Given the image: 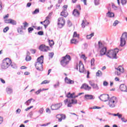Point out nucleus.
Returning <instances> with one entry per match:
<instances>
[{
  "label": "nucleus",
  "mask_w": 127,
  "mask_h": 127,
  "mask_svg": "<svg viewBox=\"0 0 127 127\" xmlns=\"http://www.w3.org/2000/svg\"><path fill=\"white\" fill-rule=\"evenodd\" d=\"M70 42L72 44H77V43H78V41L75 39H72L70 41Z\"/></svg>",
  "instance_id": "nucleus-29"
},
{
  "label": "nucleus",
  "mask_w": 127,
  "mask_h": 127,
  "mask_svg": "<svg viewBox=\"0 0 127 127\" xmlns=\"http://www.w3.org/2000/svg\"><path fill=\"white\" fill-rule=\"evenodd\" d=\"M71 104H74L75 105L78 104V100L75 99H71Z\"/></svg>",
  "instance_id": "nucleus-33"
},
{
  "label": "nucleus",
  "mask_w": 127,
  "mask_h": 127,
  "mask_svg": "<svg viewBox=\"0 0 127 127\" xmlns=\"http://www.w3.org/2000/svg\"><path fill=\"white\" fill-rule=\"evenodd\" d=\"M23 26H20V27H18L17 29V32L18 33H19L20 34H23L24 32H23Z\"/></svg>",
  "instance_id": "nucleus-18"
},
{
  "label": "nucleus",
  "mask_w": 127,
  "mask_h": 127,
  "mask_svg": "<svg viewBox=\"0 0 127 127\" xmlns=\"http://www.w3.org/2000/svg\"><path fill=\"white\" fill-rule=\"evenodd\" d=\"M11 19H8L7 20H5L4 21L5 22V23H10V21L11 20Z\"/></svg>",
  "instance_id": "nucleus-64"
},
{
  "label": "nucleus",
  "mask_w": 127,
  "mask_h": 127,
  "mask_svg": "<svg viewBox=\"0 0 127 127\" xmlns=\"http://www.w3.org/2000/svg\"><path fill=\"white\" fill-rule=\"evenodd\" d=\"M32 101H33V102H35V100H34L33 98H31L28 100L26 102H25V105H26L27 106H29Z\"/></svg>",
  "instance_id": "nucleus-25"
},
{
  "label": "nucleus",
  "mask_w": 127,
  "mask_h": 127,
  "mask_svg": "<svg viewBox=\"0 0 127 127\" xmlns=\"http://www.w3.org/2000/svg\"><path fill=\"white\" fill-rule=\"evenodd\" d=\"M121 3L123 5L127 4V0H121Z\"/></svg>",
  "instance_id": "nucleus-45"
},
{
  "label": "nucleus",
  "mask_w": 127,
  "mask_h": 127,
  "mask_svg": "<svg viewBox=\"0 0 127 127\" xmlns=\"http://www.w3.org/2000/svg\"><path fill=\"white\" fill-rule=\"evenodd\" d=\"M11 64V60L9 58H6L3 60L1 67L2 69H7Z\"/></svg>",
  "instance_id": "nucleus-4"
},
{
  "label": "nucleus",
  "mask_w": 127,
  "mask_h": 127,
  "mask_svg": "<svg viewBox=\"0 0 127 127\" xmlns=\"http://www.w3.org/2000/svg\"><path fill=\"white\" fill-rule=\"evenodd\" d=\"M44 33L42 31H40L38 32V35H43Z\"/></svg>",
  "instance_id": "nucleus-60"
},
{
  "label": "nucleus",
  "mask_w": 127,
  "mask_h": 127,
  "mask_svg": "<svg viewBox=\"0 0 127 127\" xmlns=\"http://www.w3.org/2000/svg\"><path fill=\"white\" fill-rule=\"evenodd\" d=\"M44 59V56L42 55L39 57L37 60V62L35 64V66L37 70L38 71H42L43 68V60Z\"/></svg>",
  "instance_id": "nucleus-1"
},
{
  "label": "nucleus",
  "mask_w": 127,
  "mask_h": 127,
  "mask_svg": "<svg viewBox=\"0 0 127 127\" xmlns=\"http://www.w3.org/2000/svg\"><path fill=\"white\" fill-rule=\"evenodd\" d=\"M120 89L122 92H126L127 91V87L125 84H122L120 86Z\"/></svg>",
  "instance_id": "nucleus-14"
},
{
  "label": "nucleus",
  "mask_w": 127,
  "mask_h": 127,
  "mask_svg": "<svg viewBox=\"0 0 127 127\" xmlns=\"http://www.w3.org/2000/svg\"><path fill=\"white\" fill-rule=\"evenodd\" d=\"M120 50L118 48H116L114 50H110L107 51L106 56L110 59H117V55L119 53Z\"/></svg>",
  "instance_id": "nucleus-2"
},
{
  "label": "nucleus",
  "mask_w": 127,
  "mask_h": 127,
  "mask_svg": "<svg viewBox=\"0 0 127 127\" xmlns=\"http://www.w3.org/2000/svg\"><path fill=\"white\" fill-rule=\"evenodd\" d=\"M61 107H62V103H60L52 105V106H51V108L52 111H56L57 110H59V109H60Z\"/></svg>",
  "instance_id": "nucleus-7"
},
{
  "label": "nucleus",
  "mask_w": 127,
  "mask_h": 127,
  "mask_svg": "<svg viewBox=\"0 0 127 127\" xmlns=\"http://www.w3.org/2000/svg\"><path fill=\"white\" fill-rule=\"evenodd\" d=\"M73 36V37H79V35L77 34V32H74Z\"/></svg>",
  "instance_id": "nucleus-56"
},
{
  "label": "nucleus",
  "mask_w": 127,
  "mask_h": 127,
  "mask_svg": "<svg viewBox=\"0 0 127 127\" xmlns=\"http://www.w3.org/2000/svg\"><path fill=\"white\" fill-rule=\"evenodd\" d=\"M119 23H120V22L118 20H116V21H115L113 25V26H117V25H118V24H119Z\"/></svg>",
  "instance_id": "nucleus-41"
},
{
  "label": "nucleus",
  "mask_w": 127,
  "mask_h": 127,
  "mask_svg": "<svg viewBox=\"0 0 127 127\" xmlns=\"http://www.w3.org/2000/svg\"><path fill=\"white\" fill-rule=\"evenodd\" d=\"M122 73H123L121 72V71H119V70L115 71V74H116V75H117V76H120Z\"/></svg>",
  "instance_id": "nucleus-46"
},
{
  "label": "nucleus",
  "mask_w": 127,
  "mask_h": 127,
  "mask_svg": "<svg viewBox=\"0 0 127 127\" xmlns=\"http://www.w3.org/2000/svg\"><path fill=\"white\" fill-rule=\"evenodd\" d=\"M106 16L108 17H114V16H115V14L109 11L106 13Z\"/></svg>",
  "instance_id": "nucleus-24"
},
{
  "label": "nucleus",
  "mask_w": 127,
  "mask_h": 127,
  "mask_svg": "<svg viewBox=\"0 0 127 127\" xmlns=\"http://www.w3.org/2000/svg\"><path fill=\"white\" fill-rule=\"evenodd\" d=\"M61 15L62 16H64V17H66L68 16V12H67V11H64V10H63V11L61 13Z\"/></svg>",
  "instance_id": "nucleus-22"
},
{
  "label": "nucleus",
  "mask_w": 127,
  "mask_h": 127,
  "mask_svg": "<svg viewBox=\"0 0 127 127\" xmlns=\"http://www.w3.org/2000/svg\"><path fill=\"white\" fill-rule=\"evenodd\" d=\"M10 66H11L12 68H13V69H16V68H17V66L15 64H11Z\"/></svg>",
  "instance_id": "nucleus-37"
},
{
  "label": "nucleus",
  "mask_w": 127,
  "mask_h": 127,
  "mask_svg": "<svg viewBox=\"0 0 127 127\" xmlns=\"http://www.w3.org/2000/svg\"><path fill=\"white\" fill-rule=\"evenodd\" d=\"M33 116V114H32V112H31L28 115V117H29L30 119H32V116Z\"/></svg>",
  "instance_id": "nucleus-48"
},
{
  "label": "nucleus",
  "mask_w": 127,
  "mask_h": 127,
  "mask_svg": "<svg viewBox=\"0 0 127 127\" xmlns=\"http://www.w3.org/2000/svg\"><path fill=\"white\" fill-rule=\"evenodd\" d=\"M61 117V118L62 119V120H65V119H66V116L64 114H61V115H57V117Z\"/></svg>",
  "instance_id": "nucleus-26"
},
{
  "label": "nucleus",
  "mask_w": 127,
  "mask_h": 127,
  "mask_svg": "<svg viewBox=\"0 0 127 127\" xmlns=\"http://www.w3.org/2000/svg\"><path fill=\"white\" fill-rule=\"evenodd\" d=\"M89 84L90 85V86H92L95 84V83H94V81H89Z\"/></svg>",
  "instance_id": "nucleus-61"
},
{
  "label": "nucleus",
  "mask_w": 127,
  "mask_h": 127,
  "mask_svg": "<svg viewBox=\"0 0 127 127\" xmlns=\"http://www.w3.org/2000/svg\"><path fill=\"white\" fill-rule=\"evenodd\" d=\"M108 85H109V83L108 82H107L106 81L103 82V86L106 87V86H108Z\"/></svg>",
  "instance_id": "nucleus-57"
},
{
  "label": "nucleus",
  "mask_w": 127,
  "mask_h": 127,
  "mask_svg": "<svg viewBox=\"0 0 127 127\" xmlns=\"http://www.w3.org/2000/svg\"><path fill=\"white\" fill-rule=\"evenodd\" d=\"M67 98L69 99H73V97L70 92H68L66 95Z\"/></svg>",
  "instance_id": "nucleus-31"
},
{
  "label": "nucleus",
  "mask_w": 127,
  "mask_h": 127,
  "mask_svg": "<svg viewBox=\"0 0 127 127\" xmlns=\"http://www.w3.org/2000/svg\"><path fill=\"white\" fill-rule=\"evenodd\" d=\"M115 69L121 73H124V72H125V69L122 66H119L118 67L115 68Z\"/></svg>",
  "instance_id": "nucleus-20"
},
{
  "label": "nucleus",
  "mask_w": 127,
  "mask_h": 127,
  "mask_svg": "<svg viewBox=\"0 0 127 127\" xmlns=\"http://www.w3.org/2000/svg\"><path fill=\"white\" fill-rule=\"evenodd\" d=\"M94 3L95 5L100 4V0H94Z\"/></svg>",
  "instance_id": "nucleus-43"
},
{
  "label": "nucleus",
  "mask_w": 127,
  "mask_h": 127,
  "mask_svg": "<svg viewBox=\"0 0 127 127\" xmlns=\"http://www.w3.org/2000/svg\"><path fill=\"white\" fill-rule=\"evenodd\" d=\"M6 92L8 94V95H10L11 94H12V92H13V90L11 88L7 87L6 88Z\"/></svg>",
  "instance_id": "nucleus-23"
},
{
  "label": "nucleus",
  "mask_w": 127,
  "mask_h": 127,
  "mask_svg": "<svg viewBox=\"0 0 127 127\" xmlns=\"http://www.w3.org/2000/svg\"><path fill=\"white\" fill-rule=\"evenodd\" d=\"M48 81L47 80H45L44 81H43L41 83V85H43V84H48Z\"/></svg>",
  "instance_id": "nucleus-62"
},
{
  "label": "nucleus",
  "mask_w": 127,
  "mask_h": 127,
  "mask_svg": "<svg viewBox=\"0 0 127 127\" xmlns=\"http://www.w3.org/2000/svg\"><path fill=\"white\" fill-rule=\"evenodd\" d=\"M98 47L99 48H104V45H103V43L101 41L98 42Z\"/></svg>",
  "instance_id": "nucleus-34"
},
{
  "label": "nucleus",
  "mask_w": 127,
  "mask_h": 127,
  "mask_svg": "<svg viewBox=\"0 0 127 127\" xmlns=\"http://www.w3.org/2000/svg\"><path fill=\"white\" fill-rule=\"evenodd\" d=\"M91 66H94L95 65V59H92L91 60Z\"/></svg>",
  "instance_id": "nucleus-42"
},
{
  "label": "nucleus",
  "mask_w": 127,
  "mask_h": 127,
  "mask_svg": "<svg viewBox=\"0 0 127 127\" xmlns=\"http://www.w3.org/2000/svg\"><path fill=\"white\" fill-rule=\"evenodd\" d=\"M93 36H94V33H92L91 34H90L89 35H87L86 36V38H87V39H91V38H92V37H93Z\"/></svg>",
  "instance_id": "nucleus-30"
},
{
  "label": "nucleus",
  "mask_w": 127,
  "mask_h": 127,
  "mask_svg": "<svg viewBox=\"0 0 127 127\" xmlns=\"http://www.w3.org/2000/svg\"><path fill=\"white\" fill-rule=\"evenodd\" d=\"M39 50L41 51H44V52H47L48 50H50V48L48 46H46L45 45L42 44L39 47Z\"/></svg>",
  "instance_id": "nucleus-9"
},
{
  "label": "nucleus",
  "mask_w": 127,
  "mask_h": 127,
  "mask_svg": "<svg viewBox=\"0 0 127 127\" xmlns=\"http://www.w3.org/2000/svg\"><path fill=\"white\" fill-rule=\"evenodd\" d=\"M49 56V57H51V58H53V56H54V53H50Z\"/></svg>",
  "instance_id": "nucleus-54"
},
{
  "label": "nucleus",
  "mask_w": 127,
  "mask_h": 127,
  "mask_svg": "<svg viewBox=\"0 0 127 127\" xmlns=\"http://www.w3.org/2000/svg\"><path fill=\"white\" fill-rule=\"evenodd\" d=\"M49 43L51 47L52 46H53V45H54V41H53V40H49Z\"/></svg>",
  "instance_id": "nucleus-32"
},
{
  "label": "nucleus",
  "mask_w": 127,
  "mask_h": 127,
  "mask_svg": "<svg viewBox=\"0 0 127 127\" xmlns=\"http://www.w3.org/2000/svg\"><path fill=\"white\" fill-rule=\"evenodd\" d=\"M48 19H46L45 21H44V22L46 23V24H47L48 25L50 23V21L49 20H48Z\"/></svg>",
  "instance_id": "nucleus-50"
},
{
  "label": "nucleus",
  "mask_w": 127,
  "mask_h": 127,
  "mask_svg": "<svg viewBox=\"0 0 127 127\" xmlns=\"http://www.w3.org/2000/svg\"><path fill=\"white\" fill-rule=\"evenodd\" d=\"M9 23H10V24H12V25H16V21L11 19Z\"/></svg>",
  "instance_id": "nucleus-28"
},
{
  "label": "nucleus",
  "mask_w": 127,
  "mask_h": 127,
  "mask_svg": "<svg viewBox=\"0 0 127 127\" xmlns=\"http://www.w3.org/2000/svg\"><path fill=\"white\" fill-rule=\"evenodd\" d=\"M23 24L24 25V27H27L28 26V24L26 22L23 23Z\"/></svg>",
  "instance_id": "nucleus-59"
},
{
  "label": "nucleus",
  "mask_w": 127,
  "mask_h": 127,
  "mask_svg": "<svg viewBox=\"0 0 127 127\" xmlns=\"http://www.w3.org/2000/svg\"><path fill=\"white\" fill-rule=\"evenodd\" d=\"M58 25H59V27H60V28H62V27H63L64 26V25H65V20L64 19L63 17H60L58 19Z\"/></svg>",
  "instance_id": "nucleus-10"
},
{
  "label": "nucleus",
  "mask_w": 127,
  "mask_h": 127,
  "mask_svg": "<svg viewBox=\"0 0 127 127\" xmlns=\"http://www.w3.org/2000/svg\"><path fill=\"white\" fill-rule=\"evenodd\" d=\"M126 120V119H125V117L121 118V120L122 122H123V123H127V120Z\"/></svg>",
  "instance_id": "nucleus-63"
},
{
  "label": "nucleus",
  "mask_w": 127,
  "mask_h": 127,
  "mask_svg": "<svg viewBox=\"0 0 127 127\" xmlns=\"http://www.w3.org/2000/svg\"><path fill=\"white\" fill-rule=\"evenodd\" d=\"M91 87L95 90H99V86H98V84L96 83H94Z\"/></svg>",
  "instance_id": "nucleus-27"
},
{
  "label": "nucleus",
  "mask_w": 127,
  "mask_h": 127,
  "mask_svg": "<svg viewBox=\"0 0 127 127\" xmlns=\"http://www.w3.org/2000/svg\"><path fill=\"white\" fill-rule=\"evenodd\" d=\"M9 29V27H8V26H6L3 29V31L4 33H5V32H7Z\"/></svg>",
  "instance_id": "nucleus-38"
},
{
  "label": "nucleus",
  "mask_w": 127,
  "mask_h": 127,
  "mask_svg": "<svg viewBox=\"0 0 127 127\" xmlns=\"http://www.w3.org/2000/svg\"><path fill=\"white\" fill-rule=\"evenodd\" d=\"M41 92H42V89H40L39 90L35 92V94H36V95H39V94H40Z\"/></svg>",
  "instance_id": "nucleus-47"
},
{
  "label": "nucleus",
  "mask_w": 127,
  "mask_h": 127,
  "mask_svg": "<svg viewBox=\"0 0 127 127\" xmlns=\"http://www.w3.org/2000/svg\"><path fill=\"white\" fill-rule=\"evenodd\" d=\"M51 15H52V12H51L49 14V15L46 17V19H50V17H51Z\"/></svg>",
  "instance_id": "nucleus-55"
},
{
  "label": "nucleus",
  "mask_w": 127,
  "mask_h": 127,
  "mask_svg": "<svg viewBox=\"0 0 127 127\" xmlns=\"http://www.w3.org/2000/svg\"><path fill=\"white\" fill-rule=\"evenodd\" d=\"M37 13H39V9H36L33 12H32V14H37Z\"/></svg>",
  "instance_id": "nucleus-35"
},
{
  "label": "nucleus",
  "mask_w": 127,
  "mask_h": 127,
  "mask_svg": "<svg viewBox=\"0 0 127 127\" xmlns=\"http://www.w3.org/2000/svg\"><path fill=\"white\" fill-rule=\"evenodd\" d=\"M99 98L102 102H107L110 99V96L108 94H102Z\"/></svg>",
  "instance_id": "nucleus-8"
},
{
  "label": "nucleus",
  "mask_w": 127,
  "mask_h": 127,
  "mask_svg": "<svg viewBox=\"0 0 127 127\" xmlns=\"http://www.w3.org/2000/svg\"><path fill=\"white\" fill-rule=\"evenodd\" d=\"M72 104H73L72 102H70V101H68L67 104V107L68 108H71V107H72Z\"/></svg>",
  "instance_id": "nucleus-52"
},
{
  "label": "nucleus",
  "mask_w": 127,
  "mask_h": 127,
  "mask_svg": "<svg viewBox=\"0 0 127 127\" xmlns=\"http://www.w3.org/2000/svg\"><path fill=\"white\" fill-rule=\"evenodd\" d=\"M60 86V83L58 81L57 83L54 85V87L56 89V88H58Z\"/></svg>",
  "instance_id": "nucleus-36"
},
{
  "label": "nucleus",
  "mask_w": 127,
  "mask_h": 127,
  "mask_svg": "<svg viewBox=\"0 0 127 127\" xmlns=\"http://www.w3.org/2000/svg\"><path fill=\"white\" fill-rule=\"evenodd\" d=\"M67 24L68 26L70 27V26H72V22H71V21L69 20H67Z\"/></svg>",
  "instance_id": "nucleus-51"
},
{
  "label": "nucleus",
  "mask_w": 127,
  "mask_h": 127,
  "mask_svg": "<svg viewBox=\"0 0 127 127\" xmlns=\"http://www.w3.org/2000/svg\"><path fill=\"white\" fill-rule=\"evenodd\" d=\"M80 89H84V90H86L87 91H90L92 89V87L89 86L87 84L84 83L80 87Z\"/></svg>",
  "instance_id": "nucleus-13"
},
{
  "label": "nucleus",
  "mask_w": 127,
  "mask_h": 127,
  "mask_svg": "<svg viewBox=\"0 0 127 127\" xmlns=\"http://www.w3.org/2000/svg\"><path fill=\"white\" fill-rule=\"evenodd\" d=\"M79 67L80 73H83L84 72V64H83V63L81 61L79 62Z\"/></svg>",
  "instance_id": "nucleus-16"
},
{
  "label": "nucleus",
  "mask_w": 127,
  "mask_h": 127,
  "mask_svg": "<svg viewBox=\"0 0 127 127\" xmlns=\"http://www.w3.org/2000/svg\"><path fill=\"white\" fill-rule=\"evenodd\" d=\"M103 75V73H102V71L100 70H98V72H96V76H102Z\"/></svg>",
  "instance_id": "nucleus-39"
},
{
  "label": "nucleus",
  "mask_w": 127,
  "mask_h": 127,
  "mask_svg": "<svg viewBox=\"0 0 127 127\" xmlns=\"http://www.w3.org/2000/svg\"><path fill=\"white\" fill-rule=\"evenodd\" d=\"M30 51H31L32 54H35L36 52V50L35 49H30Z\"/></svg>",
  "instance_id": "nucleus-49"
},
{
  "label": "nucleus",
  "mask_w": 127,
  "mask_h": 127,
  "mask_svg": "<svg viewBox=\"0 0 127 127\" xmlns=\"http://www.w3.org/2000/svg\"><path fill=\"white\" fill-rule=\"evenodd\" d=\"M28 30L29 33H31V32H32V31H33V30H34V29L32 27H29L28 28Z\"/></svg>",
  "instance_id": "nucleus-40"
},
{
  "label": "nucleus",
  "mask_w": 127,
  "mask_h": 127,
  "mask_svg": "<svg viewBox=\"0 0 127 127\" xmlns=\"http://www.w3.org/2000/svg\"><path fill=\"white\" fill-rule=\"evenodd\" d=\"M64 80L66 84H74V81L70 79V78H68L67 77L65 78Z\"/></svg>",
  "instance_id": "nucleus-17"
},
{
  "label": "nucleus",
  "mask_w": 127,
  "mask_h": 127,
  "mask_svg": "<svg viewBox=\"0 0 127 127\" xmlns=\"http://www.w3.org/2000/svg\"><path fill=\"white\" fill-rule=\"evenodd\" d=\"M32 108H33V106H30L29 107L27 108L25 111H26V112H27V111H29V110H30V109H32Z\"/></svg>",
  "instance_id": "nucleus-58"
},
{
  "label": "nucleus",
  "mask_w": 127,
  "mask_h": 127,
  "mask_svg": "<svg viewBox=\"0 0 127 127\" xmlns=\"http://www.w3.org/2000/svg\"><path fill=\"white\" fill-rule=\"evenodd\" d=\"M68 7V5H64L63 6V10H64V11H67V8Z\"/></svg>",
  "instance_id": "nucleus-53"
},
{
  "label": "nucleus",
  "mask_w": 127,
  "mask_h": 127,
  "mask_svg": "<svg viewBox=\"0 0 127 127\" xmlns=\"http://www.w3.org/2000/svg\"><path fill=\"white\" fill-rule=\"evenodd\" d=\"M44 112V109L43 108H41L40 109V110L39 111V113L42 115L43 114V112Z\"/></svg>",
  "instance_id": "nucleus-44"
},
{
  "label": "nucleus",
  "mask_w": 127,
  "mask_h": 127,
  "mask_svg": "<svg viewBox=\"0 0 127 127\" xmlns=\"http://www.w3.org/2000/svg\"><path fill=\"white\" fill-rule=\"evenodd\" d=\"M84 100H95V96L90 94H85L84 95Z\"/></svg>",
  "instance_id": "nucleus-12"
},
{
  "label": "nucleus",
  "mask_w": 127,
  "mask_h": 127,
  "mask_svg": "<svg viewBox=\"0 0 127 127\" xmlns=\"http://www.w3.org/2000/svg\"><path fill=\"white\" fill-rule=\"evenodd\" d=\"M117 97L115 96L112 97L109 101L108 105L110 108H115L116 107V105L117 104Z\"/></svg>",
  "instance_id": "nucleus-6"
},
{
  "label": "nucleus",
  "mask_w": 127,
  "mask_h": 127,
  "mask_svg": "<svg viewBox=\"0 0 127 127\" xmlns=\"http://www.w3.org/2000/svg\"><path fill=\"white\" fill-rule=\"evenodd\" d=\"M26 61H30L31 60V57H30V53L29 52H27V55L25 58Z\"/></svg>",
  "instance_id": "nucleus-19"
},
{
  "label": "nucleus",
  "mask_w": 127,
  "mask_h": 127,
  "mask_svg": "<svg viewBox=\"0 0 127 127\" xmlns=\"http://www.w3.org/2000/svg\"><path fill=\"white\" fill-rule=\"evenodd\" d=\"M127 39V32H124L120 38V46L123 47L126 45V40Z\"/></svg>",
  "instance_id": "nucleus-5"
},
{
  "label": "nucleus",
  "mask_w": 127,
  "mask_h": 127,
  "mask_svg": "<svg viewBox=\"0 0 127 127\" xmlns=\"http://www.w3.org/2000/svg\"><path fill=\"white\" fill-rule=\"evenodd\" d=\"M89 22H87V20H82V22L81 23V26L82 28H85L86 27V25H88Z\"/></svg>",
  "instance_id": "nucleus-21"
},
{
  "label": "nucleus",
  "mask_w": 127,
  "mask_h": 127,
  "mask_svg": "<svg viewBox=\"0 0 127 127\" xmlns=\"http://www.w3.org/2000/svg\"><path fill=\"white\" fill-rule=\"evenodd\" d=\"M73 15L75 17H79L80 16V12L77 9H74L72 12Z\"/></svg>",
  "instance_id": "nucleus-15"
},
{
  "label": "nucleus",
  "mask_w": 127,
  "mask_h": 127,
  "mask_svg": "<svg viewBox=\"0 0 127 127\" xmlns=\"http://www.w3.org/2000/svg\"><path fill=\"white\" fill-rule=\"evenodd\" d=\"M70 61H71V57L68 55H66L65 56L62 58V59L61 61V64L63 67H65V66H66V65L69 64Z\"/></svg>",
  "instance_id": "nucleus-3"
},
{
  "label": "nucleus",
  "mask_w": 127,
  "mask_h": 127,
  "mask_svg": "<svg viewBox=\"0 0 127 127\" xmlns=\"http://www.w3.org/2000/svg\"><path fill=\"white\" fill-rule=\"evenodd\" d=\"M100 54H99V57L104 56V55H106L107 53V48L103 47L100 50Z\"/></svg>",
  "instance_id": "nucleus-11"
}]
</instances>
